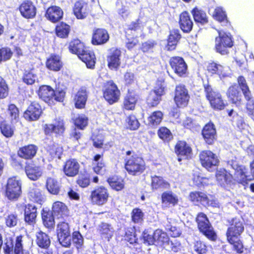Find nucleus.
<instances>
[{
	"label": "nucleus",
	"mask_w": 254,
	"mask_h": 254,
	"mask_svg": "<svg viewBox=\"0 0 254 254\" xmlns=\"http://www.w3.org/2000/svg\"><path fill=\"white\" fill-rule=\"evenodd\" d=\"M110 39V34L106 29L95 27L92 30L91 43L93 46H102L106 44Z\"/></svg>",
	"instance_id": "nucleus-21"
},
{
	"label": "nucleus",
	"mask_w": 254,
	"mask_h": 254,
	"mask_svg": "<svg viewBox=\"0 0 254 254\" xmlns=\"http://www.w3.org/2000/svg\"><path fill=\"white\" fill-rule=\"evenodd\" d=\"M190 96L187 86L183 83L177 84L174 91L173 100L178 108L187 107L189 104Z\"/></svg>",
	"instance_id": "nucleus-9"
},
{
	"label": "nucleus",
	"mask_w": 254,
	"mask_h": 254,
	"mask_svg": "<svg viewBox=\"0 0 254 254\" xmlns=\"http://www.w3.org/2000/svg\"><path fill=\"white\" fill-rule=\"evenodd\" d=\"M139 98L138 95L134 91L128 90L125 96L122 104L123 110L133 111L135 109Z\"/></svg>",
	"instance_id": "nucleus-30"
},
{
	"label": "nucleus",
	"mask_w": 254,
	"mask_h": 254,
	"mask_svg": "<svg viewBox=\"0 0 254 254\" xmlns=\"http://www.w3.org/2000/svg\"><path fill=\"white\" fill-rule=\"evenodd\" d=\"M124 240L133 246L140 245L135 227H127L125 230Z\"/></svg>",
	"instance_id": "nucleus-48"
},
{
	"label": "nucleus",
	"mask_w": 254,
	"mask_h": 254,
	"mask_svg": "<svg viewBox=\"0 0 254 254\" xmlns=\"http://www.w3.org/2000/svg\"><path fill=\"white\" fill-rule=\"evenodd\" d=\"M80 167V164L76 159L69 158L64 163L63 171L66 176L74 177L78 175Z\"/></svg>",
	"instance_id": "nucleus-28"
},
{
	"label": "nucleus",
	"mask_w": 254,
	"mask_h": 254,
	"mask_svg": "<svg viewBox=\"0 0 254 254\" xmlns=\"http://www.w3.org/2000/svg\"><path fill=\"white\" fill-rule=\"evenodd\" d=\"M47 153L52 159H60L63 152L62 148L59 145L53 143L46 147Z\"/></svg>",
	"instance_id": "nucleus-55"
},
{
	"label": "nucleus",
	"mask_w": 254,
	"mask_h": 254,
	"mask_svg": "<svg viewBox=\"0 0 254 254\" xmlns=\"http://www.w3.org/2000/svg\"><path fill=\"white\" fill-rule=\"evenodd\" d=\"M42 114L43 108L39 102L33 101L24 112L23 117L28 121H35L40 119Z\"/></svg>",
	"instance_id": "nucleus-20"
},
{
	"label": "nucleus",
	"mask_w": 254,
	"mask_h": 254,
	"mask_svg": "<svg viewBox=\"0 0 254 254\" xmlns=\"http://www.w3.org/2000/svg\"><path fill=\"white\" fill-rule=\"evenodd\" d=\"M57 235L60 244L65 247L71 246L70 231L69 225L65 222L59 223L57 227Z\"/></svg>",
	"instance_id": "nucleus-17"
},
{
	"label": "nucleus",
	"mask_w": 254,
	"mask_h": 254,
	"mask_svg": "<svg viewBox=\"0 0 254 254\" xmlns=\"http://www.w3.org/2000/svg\"><path fill=\"white\" fill-rule=\"evenodd\" d=\"M174 152L178 156V161L180 162L191 158L192 149L186 141L178 140L174 146Z\"/></svg>",
	"instance_id": "nucleus-18"
},
{
	"label": "nucleus",
	"mask_w": 254,
	"mask_h": 254,
	"mask_svg": "<svg viewBox=\"0 0 254 254\" xmlns=\"http://www.w3.org/2000/svg\"><path fill=\"white\" fill-rule=\"evenodd\" d=\"M102 91L103 98L109 105H113L119 101L121 92L113 80H109L104 83Z\"/></svg>",
	"instance_id": "nucleus-7"
},
{
	"label": "nucleus",
	"mask_w": 254,
	"mask_h": 254,
	"mask_svg": "<svg viewBox=\"0 0 254 254\" xmlns=\"http://www.w3.org/2000/svg\"><path fill=\"white\" fill-rule=\"evenodd\" d=\"M39 98L49 105H55V102L64 101L65 91L62 89L56 88L54 90L51 86L43 85L40 86L37 91Z\"/></svg>",
	"instance_id": "nucleus-3"
},
{
	"label": "nucleus",
	"mask_w": 254,
	"mask_h": 254,
	"mask_svg": "<svg viewBox=\"0 0 254 254\" xmlns=\"http://www.w3.org/2000/svg\"><path fill=\"white\" fill-rule=\"evenodd\" d=\"M164 117L163 112L160 110L152 112L147 118V126L151 127H156L162 122Z\"/></svg>",
	"instance_id": "nucleus-44"
},
{
	"label": "nucleus",
	"mask_w": 254,
	"mask_h": 254,
	"mask_svg": "<svg viewBox=\"0 0 254 254\" xmlns=\"http://www.w3.org/2000/svg\"><path fill=\"white\" fill-rule=\"evenodd\" d=\"M158 137L164 142H169L173 139V134L171 130L166 127H161L157 130Z\"/></svg>",
	"instance_id": "nucleus-60"
},
{
	"label": "nucleus",
	"mask_w": 254,
	"mask_h": 254,
	"mask_svg": "<svg viewBox=\"0 0 254 254\" xmlns=\"http://www.w3.org/2000/svg\"><path fill=\"white\" fill-rule=\"evenodd\" d=\"M166 87L162 81H158L156 86L151 90L146 98V104L148 108H156L162 101V97L165 95Z\"/></svg>",
	"instance_id": "nucleus-8"
},
{
	"label": "nucleus",
	"mask_w": 254,
	"mask_h": 254,
	"mask_svg": "<svg viewBox=\"0 0 254 254\" xmlns=\"http://www.w3.org/2000/svg\"><path fill=\"white\" fill-rule=\"evenodd\" d=\"M88 97V92L85 87H80L73 96V101L75 108H85Z\"/></svg>",
	"instance_id": "nucleus-34"
},
{
	"label": "nucleus",
	"mask_w": 254,
	"mask_h": 254,
	"mask_svg": "<svg viewBox=\"0 0 254 254\" xmlns=\"http://www.w3.org/2000/svg\"><path fill=\"white\" fill-rule=\"evenodd\" d=\"M201 135L206 144L212 145L214 144L217 136L216 129L213 122L210 121L204 125L201 130Z\"/></svg>",
	"instance_id": "nucleus-22"
},
{
	"label": "nucleus",
	"mask_w": 254,
	"mask_h": 254,
	"mask_svg": "<svg viewBox=\"0 0 254 254\" xmlns=\"http://www.w3.org/2000/svg\"><path fill=\"white\" fill-rule=\"evenodd\" d=\"M35 241L36 245L40 248H49L51 243L49 236L41 230L36 233Z\"/></svg>",
	"instance_id": "nucleus-47"
},
{
	"label": "nucleus",
	"mask_w": 254,
	"mask_h": 254,
	"mask_svg": "<svg viewBox=\"0 0 254 254\" xmlns=\"http://www.w3.org/2000/svg\"><path fill=\"white\" fill-rule=\"evenodd\" d=\"M87 47L81 40L78 38H75L69 42L68 48L71 53L78 56L85 49H86Z\"/></svg>",
	"instance_id": "nucleus-46"
},
{
	"label": "nucleus",
	"mask_w": 254,
	"mask_h": 254,
	"mask_svg": "<svg viewBox=\"0 0 254 254\" xmlns=\"http://www.w3.org/2000/svg\"><path fill=\"white\" fill-rule=\"evenodd\" d=\"M131 153V150H128L126 152L127 156L124 160V168L128 175L137 176L142 174L146 169V163L141 156Z\"/></svg>",
	"instance_id": "nucleus-2"
},
{
	"label": "nucleus",
	"mask_w": 254,
	"mask_h": 254,
	"mask_svg": "<svg viewBox=\"0 0 254 254\" xmlns=\"http://www.w3.org/2000/svg\"><path fill=\"white\" fill-rule=\"evenodd\" d=\"M204 90L205 97L212 109L222 111L228 106V104L222 94L219 91L214 89L210 84L207 83L204 85Z\"/></svg>",
	"instance_id": "nucleus-4"
},
{
	"label": "nucleus",
	"mask_w": 254,
	"mask_h": 254,
	"mask_svg": "<svg viewBox=\"0 0 254 254\" xmlns=\"http://www.w3.org/2000/svg\"><path fill=\"white\" fill-rule=\"evenodd\" d=\"M38 149V146L36 144H26L18 148L17 155L19 158L24 160H32L36 157Z\"/></svg>",
	"instance_id": "nucleus-23"
},
{
	"label": "nucleus",
	"mask_w": 254,
	"mask_h": 254,
	"mask_svg": "<svg viewBox=\"0 0 254 254\" xmlns=\"http://www.w3.org/2000/svg\"><path fill=\"white\" fill-rule=\"evenodd\" d=\"M194 22L196 24L204 25L208 23V17L204 10L195 6L190 11Z\"/></svg>",
	"instance_id": "nucleus-41"
},
{
	"label": "nucleus",
	"mask_w": 254,
	"mask_h": 254,
	"mask_svg": "<svg viewBox=\"0 0 254 254\" xmlns=\"http://www.w3.org/2000/svg\"><path fill=\"white\" fill-rule=\"evenodd\" d=\"M110 193L107 188L103 186H97L91 191L89 200L94 205L101 206L107 203Z\"/></svg>",
	"instance_id": "nucleus-11"
},
{
	"label": "nucleus",
	"mask_w": 254,
	"mask_h": 254,
	"mask_svg": "<svg viewBox=\"0 0 254 254\" xmlns=\"http://www.w3.org/2000/svg\"><path fill=\"white\" fill-rule=\"evenodd\" d=\"M199 159L201 166L207 170L218 166L219 160L217 155L210 150H203L199 155Z\"/></svg>",
	"instance_id": "nucleus-19"
},
{
	"label": "nucleus",
	"mask_w": 254,
	"mask_h": 254,
	"mask_svg": "<svg viewBox=\"0 0 254 254\" xmlns=\"http://www.w3.org/2000/svg\"><path fill=\"white\" fill-rule=\"evenodd\" d=\"M0 130L4 137L10 138L14 135L15 127L7 121L3 120L0 122Z\"/></svg>",
	"instance_id": "nucleus-56"
},
{
	"label": "nucleus",
	"mask_w": 254,
	"mask_h": 254,
	"mask_svg": "<svg viewBox=\"0 0 254 254\" xmlns=\"http://www.w3.org/2000/svg\"><path fill=\"white\" fill-rule=\"evenodd\" d=\"M25 239L24 236L22 235L16 236L14 241L11 238L6 239L3 248L4 254H28L23 249V242Z\"/></svg>",
	"instance_id": "nucleus-10"
},
{
	"label": "nucleus",
	"mask_w": 254,
	"mask_h": 254,
	"mask_svg": "<svg viewBox=\"0 0 254 254\" xmlns=\"http://www.w3.org/2000/svg\"><path fill=\"white\" fill-rule=\"evenodd\" d=\"M236 178L237 183L242 185L245 188L248 186L249 182L254 180V178L251 177L250 175L248 174L246 168L240 169L237 171Z\"/></svg>",
	"instance_id": "nucleus-50"
},
{
	"label": "nucleus",
	"mask_w": 254,
	"mask_h": 254,
	"mask_svg": "<svg viewBox=\"0 0 254 254\" xmlns=\"http://www.w3.org/2000/svg\"><path fill=\"white\" fill-rule=\"evenodd\" d=\"M144 213L139 208H134L131 212V221L135 224H141L144 220Z\"/></svg>",
	"instance_id": "nucleus-63"
},
{
	"label": "nucleus",
	"mask_w": 254,
	"mask_h": 254,
	"mask_svg": "<svg viewBox=\"0 0 254 254\" xmlns=\"http://www.w3.org/2000/svg\"><path fill=\"white\" fill-rule=\"evenodd\" d=\"M46 68L54 72L60 71L63 67L64 64L61 57L56 54H51L45 62Z\"/></svg>",
	"instance_id": "nucleus-31"
},
{
	"label": "nucleus",
	"mask_w": 254,
	"mask_h": 254,
	"mask_svg": "<svg viewBox=\"0 0 254 254\" xmlns=\"http://www.w3.org/2000/svg\"><path fill=\"white\" fill-rule=\"evenodd\" d=\"M212 16L213 18L219 22H225L230 25L226 12L222 7H217L214 10Z\"/></svg>",
	"instance_id": "nucleus-61"
},
{
	"label": "nucleus",
	"mask_w": 254,
	"mask_h": 254,
	"mask_svg": "<svg viewBox=\"0 0 254 254\" xmlns=\"http://www.w3.org/2000/svg\"><path fill=\"white\" fill-rule=\"evenodd\" d=\"M46 187L51 194L58 195L60 192L61 187L58 181L52 177L47 179Z\"/></svg>",
	"instance_id": "nucleus-52"
},
{
	"label": "nucleus",
	"mask_w": 254,
	"mask_h": 254,
	"mask_svg": "<svg viewBox=\"0 0 254 254\" xmlns=\"http://www.w3.org/2000/svg\"><path fill=\"white\" fill-rule=\"evenodd\" d=\"M244 231L245 223L242 218L235 217L227 220L226 241L237 254H242L246 250L242 237Z\"/></svg>",
	"instance_id": "nucleus-1"
},
{
	"label": "nucleus",
	"mask_w": 254,
	"mask_h": 254,
	"mask_svg": "<svg viewBox=\"0 0 254 254\" xmlns=\"http://www.w3.org/2000/svg\"><path fill=\"white\" fill-rule=\"evenodd\" d=\"M24 170L27 177L32 181L38 180L43 174L42 166L32 163H26Z\"/></svg>",
	"instance_id": "nucleus-37"
},
{
	"label": "nucleus",
	"mask_w": 254,
	"mask_h": 254,
	"mask_svg": "<svg viewBox=\"0 0 254 254\" xmlns=\"http://www.w3.org/2000/svg\"><path fill=\"white\" fill-rule=\"evenodd\" d=\"M65 129V121L61 118L55 119L53 124H45L43 126V131L46 135H51L54 133L56 137L63 136Z\"/></svg>",
	"instance_id": "nucleus-14"
},
{
	"label": "nucleus",
	"mask_w": 254,
	"mask_h": 254,
	"mask_svg": "<svg viewBox=\"0 0 254 254\" xmlns=\"http://www.w3.org/2000/svg\"><path fill=\"white\" fill-rule=\"evenodd\" d=\"M111 188L117 191L123 190L125 188V181L121 177L114 175L108 177L106 180Z\"/></svg>",
	"instance_id": "nucleus-45"
},
{
	"label": "nucleus",
	"mask_w": 254,
	"mask_h": 254,
	"mask_svg": "<svg viewBox=\"0 0 254 254\" xmlns=\"http://www.w3.org/2000/svg\"><path fill=\"white\" fill-rule=\"evenodd\" d=\"M72 11L73 14L76 19L80 20L87 17L90 12L88 4L84 0L75 1Z\"/></svg>",
	"instance_id": "nucleus-24"
},
{
	"label": "nucleus",
	"mask_w": 254,
	"mask_h": 254,
	"mask_svg": "<svg viewBox=\"0 0 254 254\" xmlns=\"http://www.w3.org/2000/svg\"><path fill=\"white\" fill-rule=\"evenodd\" d=\"M22 193L21 185L15 177L9 178L5 187V196L9 200H16Z\"/></svg>",
	"instance_id": "nucleus-16"
},
{
	"label": "nucleus",
	"mask_w": 254,
	"mask_h": 254,
	"mask_svg": "<svg viewBox=\"0 0 254 254\" xmlns=\"http://www.w3.org/2000/svg\"><path fill=\"white\" fill-rule=\"evenodd\" d=\"M19 222L18 214L15 212L8 213L4 217V223L7 228H13L16 226Z\"/></svg>",
	"instance_id": "nucleus-54"
},
{
	"label": "nucleus",
	"mask_w": 254,
	"mask_h": 254,
	"mask_svg": "<svg viewBox=\"0 0 254 254\" xmlns=\"http://www.w3.org/2000/svg\"><path fill=\"white\" fill-rule=\"evenodd\" d=\"M88 120L85 114H78L72 119V123L77 129L84 130L88 125Z\"/></svg>",
	"instance_id": "nucleus-58"
},
{
	"label": "nucleus",
	"mask_w": 254,
	"mask_h": 254,
	"mask_svg": "<svg viewBox=\"0 0 254 254\" xmlns=\"http://www.w3.org/2000/svg\"><path fill=\"white\" fill-rule=\"evenodd\" d=\"M122 51L118 47H112L108 50L106 56L107 66L111 70L117 71L122 64Z\"/></svg>",
	"instance_id": "nucleus-15"
},
{
	"label": "nucleus",
	"mask_w": 254,
	"mask_h": 254,
	"mask_svg": "<svg viewBox=\"0 0 254 254\" xmlns=\"http://www.w3.org/2000/svg\"><path fill=\"white\" fill-rule=\"evenodd\" d=\"M151 189L153 191H163L170 188V183L159 176L154 175L151 176Z\"/></svg>",
	"instance_id": "nucleus-38"
},
{
	"label": "nucleus",
	"mask_w": 254,
	"mask_h": 254,
	"mask_svg": "<svg viewBox=\"0 0 254 254\" xmlns=\"http://www.w3.org/2000/svg\"><path fill=\"white\" fill-rule=\"evenodd\" d=\"M195 221L199 233L204 236L209 240L215 242L217 235L207 215L203 212L198 213L195 217Z\"/></svg>",
	"instance_id": "nucleus-5"
},
{
	"label": "nucleus",
	"mask_w": 254,
	"mask_h": 254,
	"mask_svg": "<svg viewBox=\"0 0 254 254\" xmlns=\"http://www.w3.org/2000/svg\"><path fill=\"white\" fill-rule=\"evenodd\" d=\"M182 39V35L178 28H174L169 31V34L167 38V44L165 49L167 51H175Z\"/></svg>",
	"instance_id": "nucleus-27"
},
{
	"label": "nucleus",
	"mask_w": 254,
	"mask_h": 254,
	"mask_svg": "<svg viewBox=\"0 0 254 254\" xmlns=\"http://www.w3.org/2000/svg\"><path fill=\"white\" fill-rule=\"evenodd\" d=\"M161 202L165 205L175 206L178 203V198L172 191H164L161 194Z\"/></svg>",
	"instance_id": "nucleus-57"
},
{
	"label": "nucleus",
	"mask_w": 254,
	"mask_h": 254,
	"mask_svg": "<svg viewBox=\"0 0 254 254\" xmlns=\"http://www.w3.org/2000/svg\"><path fill=\"white\" fill-rule=\"evenodd\" d=\"M228 100L236 106L242 104L243 98L241 91L237 84L235 83L230 85L226 93Z\"/></svg>",
	"instance_id": "nucleus-26"
},
{
	"label": "nucleus",
	"mask_w": 254,
	"mask_h": 254,
	"mask_svg": "<svg viewBox=\"0 0 254 254\" xmlns=\"http://www.w3.org/2000/svg\"><path fill=\"white\" fill-rule=\"evenodd\" d=\"M189 200L192 203L207 207L211 206L218 207L219 204L217 200L215 198L210 199L208 195L205 192L199 191H193L190 192Z\"/></svg>",
	"instance_id": "nucleus-13"
},
{
	"label": "nucleus",
	"mask_w": 254,
	"mask_h": 254,
	"mask_svg": "<svg viewBox=\"0 0 254 254\" xmlns=\"http://www.w3.org/2000/svg\"><path fill=\"white\" fill-rule=\"evenodd\" d=\"M216 180L221 184H229L233 178L232 175L225 169L220 168L215 173Z\"/></svg>",
	"instance_id": "nucleus-51"
},
{
	"label": "nucleus",
	"mask_w": 254,
	"mask_h": 254,
	"mask_svg": "<svg viewBox=\"0 0 254 254\" xmlns=\"http://www.w3.org/2000/svg\"><path fill=\"white\" fill-rule=\"evenodd\" d=\"M54 214L50 210L42 209L41 218L44 226L49 231L53 230L55 227Z\"/></svg>",
	"instance_id": "nucleus-42"
},
{
	"label": "nucleus",
	"mask_w": 254,
	"mask_h": 254,
	"mask_svg": "<svg viewBox=\"0 0 254 254\" xmlns=\"http://www.w3.org/2000/svg\"><path fill=\"white\" fill-rule=\"evenodd\" d=\"M90 140L92 141L93 146L96 148H103L104 145L107 148H111L113 146L112 142L104 144V136L100 133L93 134L90 137Z\"/></svg>",
	"instance_id": "nucleus-49"
},
{
	"label": "nucleus",
	"mask_w": 254,
	"mask_h": 254,
	"mask_svg": "<svg viewBox=\"0 0 254 254\" xmlns=\"http://www.w3.org/2000/svg\"><path fill=\"white\" fill-rule=\"evenodd\" d=\"M19 10L21 15L26 19L33 18L36 15V7L30 0L23 1L19 5Z\"/></svg>",
	"instance_id": "nucleus-33"
},
{
	"label": "nucleus",
	"mask_w": 254,
	"mask_h": 254,
	"mask_svg": "<svg viewBox=\"0 0 254 254\" xmlns=\"http://www.w3.org/2000/svg\"><path fill=\"white\" fill-rule=\"evenodd\" d=\"M51 211L57 219H65L69 216L68 207L64 203L60 201H56L53 203Z\"/></svg>",
	"instance_id": "nucleus-35"
},
{
	"label": "nucleus",
	"mask_w": 254,
	"mask_h": 254,
	"mask_svg": "<svg viewBox=\"0 0 254 254\" xmlns=\"http://www.w3.org/2000/svg\"><path fill=\"white\" fill-rule=\"evenodd\" d=\"M178 23L180 28L184 33H189L192 31L193 22L187 11L180 13Z\"/></svg>",
	"instance_id": "nucleus-36"
},
{
	"label": "nucleus",
	"mask_w": 254,
	"mask_h": 254,
	"mask_svg": "<svg viewBox=\"0 0 254 254\" xmlns=\"http://www.w3.org/2000/svg\"><path fill=\"white\" fill-rule=\"evenodd\" d=\"M28 197L31 201L41 205L45 199L43 190L38 187L36 183H34L33 187L30 188L28 192Z\"/></svg>",
	"instance_id": "nucleus-40"
},
{
	"label": "nucleus",
	"mask_w": 254,
	"mask_h": 254,
	"mask_svg": "<svg viewBox=\"0 0 254 254\" xmlns=\"http://www.w3.org/2000/svg\"><path fill=\"white\" fill-rule=\"evenodd\" d=\"M218 36L215 38V50L222 56L228 55L229 49L234 46L232 36L222 30H218Z\"/></svg>",
	"instance_id": "nucleus-6"
},
{
	"label": "nucleus",
	"mask_w": 254,
	"mask_h": 254,
	"mask_svg": "<svg viewBox=\"0 0 254 254\" xmlns=\"http://www.w3.org/2000/svg\"><path fill=\"white\" fill-rule=\"evenodd\" d=\"M168 62L172 70L178 76L186 77L188 76V65L182 57L172 56L170 58Z\"/></svg>",
	"instance_id": "nucleus-12"
},
{
	"label": "nucleus",
	"mask_w": 254,
	"mask_h": 254,
	"mask_svg": "<svg viewBox=\"0 0 254 254\" xmlns=\"http://www.w3.org/2000/svg\"><path fill=\"white\" fill-rule=\"evenodd\" d=\"M246 101V109L248 114L254 120V96L252 92L244 95Z\"/></svg>",
	"instance_id": "nucleus-59"
},
{
	"label": "nucleus",
	"mask_w": 254,
	"mask_h": 254,
	"mask_svg": "<svg viewBox=\"0 0 254 254\" xmlns=\"http://www.w3.org/2000/svg\"><path fill=\"white\" fill-rule=\"evenodd\" d=\"M154 237L156 238V241L160 243L162 245H169L170 243L172 245L173 244L172 242H170L169 238L166 233L163 232L161 230L157 229L155 230Z\"/></svg>",
	"instance_id": "nucleus-64"
},
{
	"label": "nucleus",
	"mask_w": 254,
	"mask_h": 254,
	"mask_svg": "<svg viewBox=\"0 0 254 254\" xmlns=\"http://www.w3.org/2000/svg\"><path fill=\"white\" fill-rule=\"evenodd\" d=\"M210 246L204 241L198 240L193 243V250L196 254H208Z\"/></svg>",
	"instance_id": "nucleus-53"
},
{
	"label": "nucleus",
	"mask_w": 254,
	"mask_h": 254,
	"mask_svg": "<svg viewBox=\"0 0 254 254\" xmlns=\"http://www.w3.org/2000/svg\"><path fill=\"white\" fill-rule=\"evenodd\" d=\"M71 30V26L64 21L59 22L55 28L56 36L61 39L68 38Z\"/></svg>",
	"instance_id": "nucleus-43"
},
{
	"label": "nucleus",
	"mask_w": 254,
	"mask_h": 254,
	"mask_svg": "<svg viewBox=\"0 0 254 254\" xmlns=\"http://www.w3.org/2000/svg\"><path fill=\"white\" fill-rule=\"evenodd\" d=\"M64 11L59 6L53 5L48 7L45 11V17L52 23L60 22L63 18Z\"/></svg>",
	"instance_id": "nucleus-25"
},
{
	"label": "nucleus",
	"mask_w": 254,
	"mask_h": 254,
	"mask_svg": "<svg viewBox=\"0 0 254 254\" xmlns=\"http://www.w3.org/2000/svg\"><path fill=\"white\" fill-rule=\"evenodd\" d=\"M7 111L11 122H18L19 119L20 111L18 108L14 104L8 105Z\"/></svg>",
	"instance_id": "nucleus-62"
},
{
	"label": "nucleus",
	"mask_w": 254,
	"mask_h": 254,
	"mask_svg": "<svg viewBox=\"0 0 254 254\" xmlns=\"http://www.w3.org/2000/svg\"><path fill=\"white\" fill-rule=\"evenodd\" d=\"M104 153L96 154L92 159V170L96 174L103 175L107 172L105 162L103 160Z\"/></svg>",
	"instance_id": "nucleus-32"
},
{
	"label": "nucleus",
	"mask_w": 254,
	"mask_h": 254,
	"mask_svg": "<svg viewBox=\"0 0 254 254\" xmlns=\"http://www.w3.org/2000/svg\"><path fill=\"white\" fill-rule=\"evenodd\" d=\"M24 220L29 225H34L36 223L38 215L37 207L34 204L28 203L23 206Z\"/></svg>",
	"instance_id": "nucleus-29"
},
{
	"label": "nucleus",
	"mask_w": 254,
	"mask_h": 254,
	"mask_svg": "<svg viewBox=\"0 0 254 254\" xmlns=\"http://www.w3.org/2000/svg\"><path fill=\"white\" fill-rule=\"evenodd\" d=\"M78 57L85 64L88 68L94 69L95 68L96 62L95 54L88 47H87L86 49H85Z\"/></svg>",
	"instance_id": "nucleus-39"
}]
</instances>
